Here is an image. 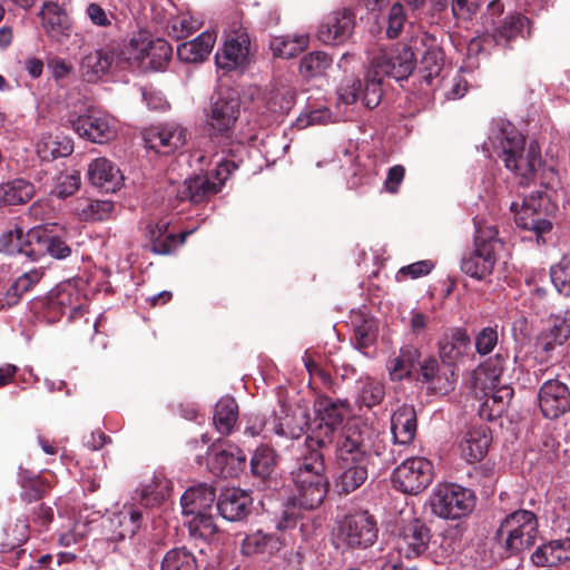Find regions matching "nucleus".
<instances>
[{"instance_id":"16","label":"nucleus","mask_w":570,"mask_h":570,"mask_svg":"<svg viewBox=\"0 0 570 570\" xmlns=\"http://www.w3.org/2000/svg\"><path fill=\"white\" fill-rule=\"evenodd\" d=\"M508 354L497 353L483 364L478 366L471 374V387L475 396H487L501 384V376L507 367Z\"/></svg>"},{"instance_id":"37","label":"nucleus","mask_w":570,"mask_h":570,"mask_svg":"<svg viewBox=\"0 0 570 570\" xmlns=\"http://www.w3.org/2000/svg\"><path fill=\"white\" fill-rule=\"evenodd\" d=\"M238 405L233 397L220 399L214 412V424L216 430L224 435H228L237 421Z\"/></svg>"},{"instance_id":"26","label":"nucleus","mask_w":570,"mask_h":570,"mask_svg":"<svg viewBox=\"0 0 570 570\" xmlns=\"http://www.w3.org/2000/svg\"><path fill=\"white\" fill-rule=\"evenodd\" d=\"M215 499V491L210 487H191L180 498L183 513L186 517L205 513L213 507Z\"/></svg>"},{"instance_id":"8","label":"nucleus","mask_w":570,"mask_h":570,"mask_svg":"<svg viewBox=\"0 0 570 570\" xmlns=\"http://www.w3.org/2000/svg\"><path fill=\"white\" fill-rule=\"evenodd\" d=\"M550 202L547 195L535 191L525 196L522 203H511L510 209L514 213L515 224L527 230L534 232L538 239L552 229L548 219Z\"/></svg>"},{"instance_id":"33","label":"nucleus","mask_w":570,"mask_h":570,"mask_svg":"<svg viewBox=\"0 0 570 570\" xmlns=\"http://www.w3.org/2000/svg\"><path fill=\"white\" fill-rule=\"evenodd\" d=\"M420 352L412 345L404 346L399 354L391 357L387 363L389 374L392 381H402L410 377L420 362Z\"/></svg>"},{"instance_id":"21","label":"nucleus","mask_w":570,"mask_h":570,"mask_svg":"<svg viewBox=\"0 0 570 570\" xmlns=\"http://www.w3.org/2000/svg\"><path fill=\"white\" fill-rule=\"evenodd\" d=\"M40 18L42 28L50 39L62 42L70 36L71 21L66 11L57 3H45L40 11Z\"/></svg>"},{"instance_id":"13","label":"nucleus","mask_w":570,"mask_h":570,"mask_svg":"<svg viewBox=\"0 0 570 570\" xmlns=\"http://www.w3.org/2000/svg\"><path fill=\"white\" fill-rule=\"evenodd\" d=\"M400 513L404 515V521L406 520L409 523L400 534L397 550L403 552L406 558L420 557L429 547L431 540L430 529L414 518L412 508L405 505L400 510Z\"/></svg>"},{"instance_id":"51","label":"nucleus","mask_w":570,"mask_h":570,"mask_svg":"<svg viewBox=\"0 0 570 570\" xmlns=\"http://www.w3.org/2000/svg\"><path fill=\"white\" fill-rule=\"evenodd\" d=\"M550 275L557 291L564 296H570V254L564 255L551 267Z\"/></svg>"},{"instance_id":"53","label":"nucleus","mask_w":570,"mask_h":570,"mask_svg":"<svg viewBox=\"0 0 570 570\" xmlns=\"http://www.w3.org/2000/svg\"><path fill=\"white\" fill-rule=\"evenodd\" d=\"M191 232H184L180 233L179 236L175 234H151L149 235L151 250L156 254L161 255L170 254L174 249H176L179 245H181L185 242L186 237Z\"/></svg>"},{"instance_id":"35","label":"nucleus","mask_w":570,"mask_h":570,"mask_svg":"<svg viewBox=\"0 0 570 570\" xmlns=\"http://www.w3.org/2000/svg\"><path fill=\"white\" fill-rule=\"evenodd\" d=\"M43 274L45 272L42 268H33L19 276L7 289L3 297L4 303L1 304V307L4 305L13 306L18 304L22 295L29 292L41 281Z\"/></svg>"},{"instance_id":"30","label":"nucleus","mask_w":570,"mask_h":570,"mask_svg":"<svg viewBox=\"0 0 570 570\" xmlns=\"http://www.w3.org/2000/svg\"><path fill=\"white\" fill-rule=\"evenodd\" d=\"M216 42V35L205 31L194 40L186 41L177 47V56L181 61L197 63L202 62L212 52Z\"/></svg>"},{"instance_id":"6","label":"nucleus","mask_w":570,"mask_h":570,"mask_svg":"<svg viewBox=\"0 0 570 570\" xmlns=\"http://www.w3.org/2000/svg\"><path fill=\"white\" fill-rule=\"evenodd\" d=\"M498 229L493 225H476L474 249L464 255L461 269L470 277L484 279L491 275L497 263V249L501 246Z\"/></svg>"},{"instance_id":"3","label":"nucleus","mask_w":570,"mask_h":570,"mask_svg":"<svg viewBox=\"0 0 570 570\" xmlns=\"http://www.w3.org/2000/svg\"><path fill=\"white\" fill-rule=\"evenodd\" d=\"M171 55L173 48L166 40L139 33L119 48L116 68H134L144 72L158 71L168 65Z\"/></svg>"},{"instance_id":"57","label":"nucleus","mask_w":570,"mask_h":570,"mask_svg":"<svg viewBox=\"0 0 570 570\" xmlns=\"http://www.w3.org/2000/svg\"><path fill=\"white\" fill-rule=\"evenodd\" d=\"M142 514L139 510L130 507L127 512L120 513L118 523L121 530L118 533L120 539L131 538L137 533L141 524Z\"/></svg>"},{"instance_id":"18","label":"nucleus","mask_w":570,"mask_h":570,"mask_svg":"<svg viewBox=\"0 0 570 570\" xmlns=\"http://www.w3.org/2000/svg\"><path fill=\"white\" fill-rule=\"evenodd\" d=\"M72 127L80 137L97 144L108 141L115 135L114 119L99 111L79 116Z\"/></svg>"},{"instance_id":"24","label":"nucleus","mask_w":570,"mask_h":570,"mask_svg":"<svg viewBox=\"0 0 570 570\" xmlns=\"http://www.w3.org/2000/svg\"><path fill=\"white\" fill-rule=\"evenodd\" d=\"M492 436L487 425L473 426L469 430L460 445L461 455L466 463L482 461L489 450Z\"/></svg>"},{"instance_id":"14","label":"nucleus","mask_w":570,"mask_h":570,"mask_svg":"<svg viewBox=\"0 0 570 570\" xmlns=\"http://www.w3.org/2000/svg\"><path fill=\"white\" fill-rule=\"evenodd\" d=\"M29 259L50 255L57 259H65L71 254V248L67 243L48 226H37L29 229Z\"/></svg>"},{"instance_id":"48","label":"nucleus","mask_w":570,"mask_h":570,"mask_svg":"<svg viewBox=\"0 0 570 570\" xmlns=\"http://www.w3.org/2000/svg\"><path fill=\"white\" fill-rule=\"evenodd\" d=\"M20 483L22 488L21 497L27 503L41 499L47 489V484L39 475L31 474L27 470L20 472Z\"/></svg>"},{"instance_id":"49","label":"nucleus","mask_w":570,"mask_h":570,"mask_svg":"<svg viewBox=\"0 0 570 570\" xmlns=\"http://www.w3.org/2000/svg\"><path fill=\"white\" fill-rule=\"evenodd\" d=\"M199 28V21L188 13H181L173 17L167 23L168 35L177 40L187 38Z\"/></svg>"},{"instance_id":"11","label":"nucleus","mask_w":570,"mask_h":570,"mask_svg":"<svg viewBox=\"0 0 570 570\" xmlns=\"http://www.w3.org/2000/svg\"><path fill=\"white\" fill-rule=\"evenodd\" d=\"M236 168L237 166L234 161L222 160L217 168V181H212L206 175L186 179L177 187L176 196L180 200L203 202L208 196L217 194L224 180Z\"/></svg>"},{"instance_id":"9","label":"nucleus","mask_w":570,"mask_h":570,"mask_svg":"<svg viewBox=\"0 0 570 570\" xmlns=\"http://www.w3.org/2000/svg\"><path fill=\"white\" fill-rule=\"evenodd\" d=\"M253 46L249 35L243 26H232L225 35L223 47L216 51L217 68L232 71L245 68L250 62Z\"/></svg>"},{"instance_id":"22","label":"nucleus","mask_w":570,"mask_h":570,"mask_svg":"<svg viewBox=\"0 0 570 570\" xmlns=\"http://www.w3.org/2000/svg\"><path fill=\"white\" fill-rule=\"evenodd\" d=\"M90 183L105 193H115L122 186L124 176L107 158L94 159L88 166Z\"/></svg>"},{"instance_id":"46","label":"nucleus","mask_w":570,"mask_h":570,"mask_svg":"<svg viewBox=\"0 0 570 570\" xmlns=\"http://www.w3.org/2000/svg\"><path fill=\"white\" fill-rule=\"evenodd\" d=\"M161 570H198L195 556L186 549L168 551L161 562Z\"/></svg>"},{"instance_id":"5","label":"nucleus","mask_w":570,"mask_h":570,"mask_svg":"<svg viewBox=\"0 0 570 570\" xmlns=\"http://www.w3.org/2000/svg\"><path fill=\"white\" fill-rule=\"evenodd\" d=\"M539 523L535 514L528 510H517L501 522L497 539L509 556L530 549L537 541Z\"/></svg>"},{"instance_id":"7","label":"nucleus","mask_w":570,"mask_h":570,"mask_svg":"<svg viewBox=\"0 0 570 570\" xmlns=\"http://www.w3.org/2000/svg\"><path fill=\"white\" fill-rule=\"evenodd\" d=\"M474 492L455 483L439 484L430 498L431 511L444 520H459L468 517L474 509Z\"/></svg>"},{"instance_id":"38","label":"nucleus","mask_w":570,"mask_h":570,"mask_svg":"<svg viewBox=\"0 0 570 570\" xmlns=\"http://www.w3.org/2000/svg\"><path fill=\"white\" fill-rule=\"evenodd\" d=\"M114 212V203L108 200L77 199L73 213L81 220H102Z\"/></svg>"},{"instance_id":"28","label":"nucleus","mask_w":570,"mask_h":570,"mask_svg":"<svg viewBox=\"0 0 570 570\" xmlns=\"http://www.w3.org/2000/svg\"><path fill=\"white\" fill-rule=\"evenodd\" d=\"M416 431V413L413 406L402 405L397 407L391 417V432L396 442L410 443Z\"/></svg>"},{"instance_id":"15","label":"nucleus","mask_w":570,"mask_h":570,"mask_svg":"<svg viewBox=\"0 0 570 570\" xmlns=\"http://www.w3.org/2000/svg\"><path fill=\"white\" fill-rule=\"evenodd\" d=\"M432 465H396L391 481L395 489L406 494H419L433 481Z\"/></svg>"},{"instance_id":"58","label":"nucleus","mask_w":570,"mask_h":570,"mask_svg":"<svg viewBox=\"0 0 570 570\" xmlns=\"http://www.w3.org/2000/svg\"><path fill=\"white\" fill-rule=\"evenodd\" d=\"M7 541L2 543L6 549H14L24 543L29 538V525L24 520H17L6 529Z\"/></svg>"},{"instance_id":"56","label":"nucleus","mask_w":570,"mask_h":570,"mask_svg":"<svg viewBox=\"0 0 570 570\" xmlns=\"http://www.w3.org/2000/svg\"><path fill=\"white\" fill-rule=\"evenodd\" d=\"M385 395V389L382 382L367 379L363 382L360 392V401L367 407H372L381 403Z\"/></svg>"},{"instance_id":"41","label":"nucleus","mask_w":570,"mask_h":570,"mask_svg":"<svg viewBox=\"0 0 570 570\" xmlns=\"http://www.w3.org/2000/svg\"><path fill=\"white\" fill-rule=\"evenodd\" d=\"M528 24V18L522 14L508 16L494 28L492 37L498 45H505L518 36H523Z\"/></svg>"},{"instance_id":"19","label":"nucleus","mask_w":570,"mask_h":570,"mask_svg":"<svg viewBox=\"0 0 570 570\" xmlns=\"http://www.w3.org/2000/svg\"><path fill=\"white\" fill-rule=\"evenodd\" d=\"M353 28L354 20L350 11H335L320 26L317 38L327 45L341 43L350 38Z\"/></svg>"},{"instance_id":"39","label":"nucleus","mask_w":570,"mask_h":570,"mask_svg":"<svg viewBox=\"0 0 570 570\" xmlns=\"http://www.w3.org/2000/svg\"><path fill=\"white\" fill-rule=\"evenodd\" d=\"M316 411L321 426L325 425L328 431L333 432L342 425L348 414V406L345 402L324 400L318 403Z\"/></svg>"},{"instance_id":"17","label":"nucleus","mask_w":570,"mask_h":570,"mask_svg":"<svg viewBox=\"0 0 570 570\" xmlns=\"http://www.w3.org/2000/svg\"><path fill=\"white\" fill-rule=\"evenodd\" d=\"M539 406L548 419H557L570 410V391L558 380H549L539 391Z\"/></svg>"},{"instance_id":"27","label":"nucleus","mask_w":570,"mask_h":570,"mask_svg":"<svg viewBox=\"0 0 570 570\" xmlns=\"http://www.w3.org/2000/svg\"><path fill=\"white\" fill-rule=\"evenodd\" d=\"M570 539L551 540L541 544L531 554V561L537 567H552L569 559Z\"/></svg>"},{"instance_id":"61","label":"nucleus","mask_w":570,"mask_h":570,"mask_svg":"<svg viewBox=\"0 0 570 570\" xmlns=\"http://www.w3.org/2000/svg\"><path fill=\"white\" fill-rule=\"evenodd\" d=\"M405 14L401 3H394L390 10L386 35L389 38H396L404 24Z\"/></svg>"},{"instance_id":"34","label":"nucleus","mask_w":570,"mask_h":570,"mask_svg":"<svg viewBox=\"0 0 570 570\" xmlns=\"http://www.w3.org/2000/svg\"><path fill=\"white\" fill-rule=\"evenodd\" d=\"M35 186L23 179L16 178L0 184V207L28 203L35 196Z\"/></svg>"},{"instance_id":"43","label":"nucleus","mask_w":570,"mask_h":570,"mask_svg":"<svg viewBox=\"0 0 570 570\" xmlns=\"http://www.w3.org/2000/svg\"><path fill=\"white\" fill-rule=\"evenodd\" d=\"M308 45V37L305 35L295 37H274L271 41V49L274 56L289 59L303 51Z\"/></svg>"},{"instance_id":"23","label":"nucleus","mask_w":570,"mask_h":570,"mask_svg":"<svg viewBox=\"0 0 570 570\" xmlns=\"http://www.w3.org/2000/svg\"><path fill=\"white\" fill-rule=\"evenodd\" d=\"M186 137L185 128L176 124H168L161 128L150 130L145 139L149 148L158 153L169 154L184 146Z\"/></svg>"},{"instance_id":"63","label":"nucleus","mask_w":570,"mask_h":570,"mask_svg":"<svg viewBox=\"0 0 570 570\" xmlns=\"http://www.w3.org/2000/svg\"><path fill=\"white\" fill-rule=\"evenodd\" d=\"M420 365V376L417 380L428 383H431L436 379L438 374L442 371V365L433 358L428 357L423 362H419Z\"/></svg>"},{"instance_id":"4","label":"nucleus","mask_w":570,"mask_h":570,"mask_svg":"<svg viewBox=\"0 0 570 570\" xmlns=\"http://www.w3.org/2000/svg\"><path fill=\"white\" fill-rule=\"evenodd\" d=\"M501 148V157L505 167L517 176L529 178L541 165L540 148L531 141L525 147L524 137L511 125H503L495 136Z\"/></svg>"},{"instance_id":"64","label":"nucleus","mask_w":570,"mask_h":570,"mask_svg":"<svg viewBox=\"0 0 570 570\" xmlns=\"http://www.w3.org/2000/svg\"><path fill=\"white\" fill-rule=\"evenodd\" d=\"M86 13L90 21L97 27H110L112 16L108 13L100 4L89 3Z\"/></svg>"},{"instance_id":"45","label":"nucleus","mask_w":570,"mask_h":570,"mask_svg":"<svg viewBox=\"0 0 570 570\" xmlns=\"http://www.w3.org/2000/svg\"><path fill=\"white\" fill-rule=\"evenodd\" d=\"M365 91V80L362 81L355 77H346L344 78L340 86L337 87V101L338 104L344 105H353L356 101L361 100L363 105H365L364 92Z\"/></svg>"},{"instance_id":"54","label":"nucleus","mask_w":570,"mask_h":570,"mask_svg":"<svg viewBox=\"0 0 570 570\" xmlns=\"http://www.w3.org/2000/svg\"><path fill=\"white\" fill-rule=\"evenodd\" d=\"M191 232H184L180 233L179 236L175 234H151L149 235L151 250L156 254L161 255L170 254L174 249H176L179 245H181L185 242L186 237Z\"/></svg>"},{"instance_id":"40","label":"nucleus","mask_w":570,"mask_h":570,"mask_svg":"<svg viewBox=\"0 0 570 570\" xmlns=\"http://www.w3.org/2000/svg\"><path fill=\"white\" fill-rule=\"evenodd\" d=\"M366 478L365 465H340L335 474V488L340 494H347L363 484Z\"/></svg>"},{"instance_id":"36","label":"nucleus","mask_w":570,"mask_h":570,"mask_svg":"<svg viewBox=\"0 0 570 570\" xmlns=\"http://www.w3.org/2000/svg\"><path fill=\"white\" fill-rule=\"evenodd\" d=\"M29 230L24 234L17 225L9 226L0 235V252L7 255H24L29 258Z\"/></svg>"},{"instance_id":"25","label":"nucleus","mask_w":570,"mask_h":570,"mask_svg":"<svg viewBox=\"0 0 570 570\" xmlns=\"http://www.w3.org/2000/svg\"><path fill=\"white\" fill-rule=\"evenodd\" d=\"M170 491V480L163 474H155L153 478L140 483L136 494L144 507H157L169 497Z\"/></svg>"},{"instance_id":"42","label":"nucleus","mask_w":570,"mask_h":570,"mask_svg":"<svg viewBox=\"0 0 570 570\" xmlns=\"http://www.w3.org/2000/svg\"><path fill=\"white\" fill-rule=\"evenodd\" d=\"M279 546L278 538L258 530L246 535L242 542V552L245 556H256L265 552H273Z\"/></svg>"},{"instance_id":"20","label":"nucleus","mask_w":570,"mask_h":570,"mask_svg":"<svg viewBox=\"0 0 570 570\" xmlns=\"http://www.w3.org/2000/svg\"><path fill=\"white\" fill-rule=\"evenodd\" d=\"M252 505V497L246 491L235 488L224 491L217 502L218 512L228 521L245 519L250 513Z\"/></svg>"},{"instance_id":"29","label":"nucleus","mask_w":570,"mask_h":570,"mask_svg":"<svg viewBox=\"0 0 570 570\" xmlns=\"http://www.w3.org/2000/svg\"><path fill=\"white\" fill-rule=\"evenodd\" d=\"M471 340L466 331L454 328L440 342V355L444 363L451 365L468 355Z\"/></svg>"},{"instance_id":"60","label":"nucleus","mask_w":570,"mask_h":570,"mask_svg":"<svg viewBox=\"0 0 570 570\" xmlns=\"http://www.w3.org/2000/svg\"><path fill=\"white\" fill-rule=\"evenodd\" d=\"M456 375L452 365L443 364L442 371L438 374L436 379L430 386L438 393L446 394L453 390Z\"/></svg>"},{"instance_id":"32","label":"nucleus","mask_w":570,"mask_h":570,"mask_svg":"<svg viewBox=\"0 0 570 570\" xmlns=\"http://www.w3.org/2000/svg\"><path fill=\"white\" fill-rule=\"evenodd\" d=\"M73 150L72 141L61 135L45 134L36 144V153L43 161L67 157Z\"/></svg>"},{"instance_id":"62","label":"nucleus","mask_w":570,"mask_h":570,"mask_svg":"<svg viewBox=\"0 0 570 570\" xmlns=\"http://www.w3.org/2000/svg\"><path fill=\"white\" fill-rule=\"evenodd\" d=\"M250 472L256 479V487L265 489L277 485V481L273 478V465H250Z\"/></svg>"},{"instance_id":"59","label":"nucleus","mask_w":570,"mask_h":570,"mask_svg":"<svg viewBox=\"0 0 570 570\" xmlns=\"http://www.w3.org/2000/svg\"><path fill=\"white\" fill-rule=\"evenodd\" d=\"M497 327H484L475 336V350L480 355H487L493 351L498 344Z\"/></svg>"},{"instance_id":"1","label":"nucleus","mask_w":570,"mask_h":570,"mask_svg":"<svg viewBox=\"0 0 570 570\" xmlns=\"http://www.w3.org/2000/svg\"><path fill=\"white\" fill-rule=\"evenodd\" d=\"M416 58L412 43H397L390 51L381 52L371 61L365 75V105L373 109L382 99V79L385 76L396 80L406 79L414 70Z\"/></svg>"},{"instance_id":"50","label":"nucleus","mask_w":570,"mask_h":570,"mask_svg":"<svg viewBox=\"0 0 570 570\" xmlns=\"http://www.w3.org/2000/svg\"><path fill=\"white\" fill-rule=\"evenodd\" d=\"M51 308L59 307L61 313L69 308L76 311L79 307V293L71 283L59 285L56 296L50 301Z\"/></svg>"},{"instance_id":"10","label":"nucleus","mask_w":570,"mask_h":570,"mask_svg":"<svg viewBox=\"0 0 570 570\" xmlns=\"http://www.w3.org/2000/svg\"><path fill=\"white\" fill-rule=\"evenodd\" d=\"M240 101L235 91L218 96L210 107L208 132L212 137H229L239 116Z\"/></svg>"},{"instance_id":"44","label":"nucleus","mask_w":570,"mask_h":570,"mask_svg":"<svg viewBox=\"0 0 570 570\" xmlns=\"http://www.w3.org/2000/svg\"><path fill=\"white\" fill-rule=\"evenodd\" d=\"M332 65V59L323 51H313L305 55L299 62V73L312 79L323 76Z\"/></svg>"},{"instance_id":"12","label":"nucleus","mask_w":570,"mask_h":570,"mask_svg":"<svg viewBox=\"0 0 570 570\" xmlns=\"http://www.w3.org/2000/svg\"><path fill=\"white\" fill-rule=\"evenodd\" d=\"M376 538V523L366 511L347 515L340 527L338 539L350 548H367Z\"/></svg>"},{"instance_id":"31","label":"nucleus","mask_w":570,"mask_h":570,"mask_svg":"<svg viewBox=\"0 0 570 570\" xmlns=\"http://www.w3.org/2000/svg\"><path fill=\"white\" fill-rule=\"evenodd\" d=\"M119 49H101L88 53L81 61V70L88 81H96L111 66L116 67Z\"/></svg>"},{"instance_id":"47","label":"nucleus","mask_w":570,"mask_h":570,"mask_svg":"<svg viewBox=\"0 0 570 570\" xmlns=\"http://www.w3.org/2000/svg\"><path fill=\"white\" fill-rule=\"evenodd\" d=\"M190 537L195 539L209 540L217 532V525L212 515L205 513L191 515L187 521Z\"/></svg>"},{"instance_id":"55","label":"nucleus","mask_w":570,"mask_h":570,"mask_svg":"<svg viewBox=\"0 0 570 570\" xmlns=\"http://www.w3.org/2000/svg\"><path fill=\"white\" fill-rule=\"evenodd\" d=\"M81 178L77 170H67L57 177L55 193L59 198L73 195L80 187Z\"/></svg>"},{"instance_id":"52","label":"nucleus","mask_w":570,"mask_h":570,"mask_svg":"<svg viewBox=\"0 0 570 570\" xmlns=\"http://www.w3.org/2000/svg\"><path fill=\"white\" fill-rule=\"evenodd\" d=\"M212 459L216 463H244L246 455L236 445L229 442H219L213 445L210 450Z\"/></svg>"},{"instance_id":"2","label":"nucleus","mask_w":570,"mask_h":570,"mask_svg":"<svg viewBox=\"0 0 570 570\" xmlns=\"http://www.w3.org/2000/svg\"><path fill=\"white\" fill-rule=\"evenodd\" d=\"M324 473L325 465H297L291 472L297 489V495L286 504L282 519L277 523L278 530H286L296 525L299 518L298 508L313 510L322 504L328 487V480Z\"/></svg>"}]
</instances>
